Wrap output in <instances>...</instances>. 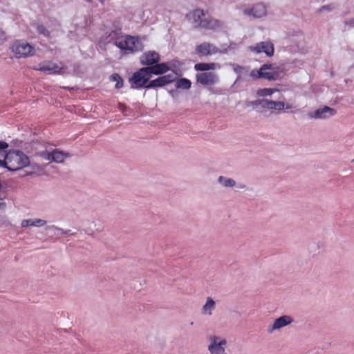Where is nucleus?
Returning <instances> with one entry per match:
<instances>
[{
    "mask_svg": "<svg viewBox=\"0 0 354 354\" xmlns=\"http://www.w3.org/2000/svg\"><path fill=\"white\" fill-rule=\"evenodd\" d=\"M221 68V64L216 62L196 64L194 69L200 72L196 75V83L207 88L218 84L219 82L218 75L211 71Z\"/></svg>",
    "mask_w": 354,
    "mask_h": 354,
    "instance_id": "nucleus-1",
    "label": "nucleus"
},
{
    "mask_svg": "<svg viewBox=\"0 0 354 354\" xmlns=\"http://www.w3.org/2000/svg\"><path fill=\"white\" fill-rule=\"evenodd\" d=\"M114 44L124 54L133 53L142 50V44L140 41L129 35H122L118 37Z\"/></svg>",
    "mask_w": 354,
    "mask_h": 354,
    "instance_id": "nucleus-2",
    "label": "nucleus"
},
{
    "mask_svg": "<svg viewBox=\"0 0 354 354\" xmlns=\"http://www.w3.org/2000/svg\"><path fill=\"white\" fill-rule=\"evenodd\" d=\"M30 163L28 157L23 152L16 150L8 153L6 168L10 171H17L28 166Z\"/></svg>",
    "mask_w": 354,
    "mask_h": 354,
    "instance_id": "nucleus-3",
    "label": "nucleus"
},
{
    "mask_svg": "<svg viewBox=\"0 0 354 354\" xmlns=\"http://www.w3.org/2000/svg\"><path fill=\"white\" fill-rule=\"evenodd\" d=\"M37 154L44 160L57 164L63 163L66 159L71 156L69 153L53 148L51 146L46 147L44 149L39 151Z\"/></svg>",
    "mask_w": 354,
    "mask_h": 354,
    "instance_id": "nucleus-4",
    "label": "nucleus"
},
{
    "mask_svg": "<svg viewBox=\"0 0 354 354\" xmlns=\"http://www.w3.org/2000/svg\"><path fill=\"white\" fill-rule=\"evenodd\" d=\"M10 49L16 58H26L35 55V48L25 40H15L10 45Z\"/></svg>",
    "mask_w": 354,
    "mask_h": 354,
    "instance_id": "nucleus-5",
    "label": "nucleus"
},
{
    "mask_svg": "<svg viewBox=\"0 0 354 354\" xmlns=\"http://www.w3.org/2000/svg\"><path fill=\"white\" fill-rule=\"evenodd\" d=\"M151 77V75L147 67L140 68L138 71L135 72L129 78V82L131 84V88L133 89L147 88Z\"/></svg>",
    "mask_w": 354,
    "mask_h": 354,
    "instance_id": "nucleus-6",
    "label": "nucleus"
},
{
    "mask_svg": "<svg viewBox=\"0 0 354 354\" xmlns=\"http://www.w3.org/2000/svg\"><path fill=\"white\" fill-rule=\"evenodd\" d=\"M226 345L227 340L225 338L218 335H213L209 338L208 351L210 354H227L225 352Z\"/></svg>",
    "mask_w": 354,
    "mask_h": 354,
    "instance_id": "nucleus-7",
    "label": "nucleus"
},
{
    "mask_svg": "<svg viewBox=\"0 0 354 354\" xmlns=\"http://www.w3.org/2000/svg\"><path fill=\"white\" fill-rule=\"evenodd\" d=\"M227 49H219L214 44L209 42H203L196 47V53L199 56H209L217 53H226Z\"/></svg>",
    "mask_w": 354,
    "mask_h": 354,
    "instance_id": "nucleus-8",
    "label": "nucleus"
},
{
    "mask_svg": "<svg viewBox=\"0 0 354 354\" xmlns=\"http://www.w3.org/2000/svg\"><path fill=\"white\" fill-rule=\"evenodd\" d=\"M64 69L62 64H57L50 61L40 63L35 68V70L41 71L46 75L61 74L64 72Z\"/></svg>",
    "mask_w": 354,
    "mask_h": 354,
    "instance_id": "nucleus-9",
    "label": "nucleus"
},
{
    "mask_svg": "<svg viewBox=\"0 0 354 354\" xmlns=\"http://www.w3.org/2000/svg\"><path fill=\"white\" fill-rule=\"evenodd\" d=\"M254 105L259 106L263 111H280L285 108V104L281 101H272L267 99L257 100L253 102Z\"/></svg>",
    "mask_w": 354,
    "mask_h": 354,
    "instance_id": "nucleus-10",
    "label": "nucleus"
},
{
    "mask_svg": "<svg viewBox=\"0 0 354 354\" xmlns=\"http://www.w3.org/2000/svg\"><path fill=\"white\" fill-rule=\"evenodd\" d=\"M294 322V318L290 315H283L275 319L273 322L268 326L267 331L272 334L275 331H278L282 328L290 325Z\"/></svg>",
    "mask_w": 354,
    "mask_h": 354,
    "instance_id": "nucleus-11",
    "label": "nucleus"
},
{
    "mask_svg": "<svg viewBox=\"0 0 354 354\" xmlns=\"http://www.w3.org/2000/svg\"><path fill=\"white\" fill-rule=\"evenodd\" d=\"M248 48L251 52L256 54L263 53L269 57H272L274 55V45L270 41H266L257 43L254 46H249Z\"/></svg>",
    "mask_w": 354,
    "mask_h": 354,
    "instance_id": "nucleus-12",
    "label": "nucleus"
},
{
    "mask_svg": "<svg viewBox=\"0 0 354 354\" xmlns=\"http://www.w3.org/2000/svg\"><path fill=\"white\" fill-rule=\"evenodd\" d=\"M176 76L177 74L173 72L171 73L160 76L153 80H151L147 86V89L162 87L167 84L172 83L176 81Z\"/></svg>",
    "mask_w": 354,
    "mask_h": 354,
    "instance_id": "nucleus-13",
    "label": "nucleus"
},
{
    "mask_svg": "<svg viewBox=\"0 0 354 354\" xmlns=\"http://www.w3.org/2000/svg\"><path fill=\"white\" fill-rule=\"evenodd\" d=\"M243 13L254 18H261L267 15L266 6L261 3L254 4L250 8L243 10Z\"/></svg>",
    "mask_w": 354,
    "mask_h": 354,
    "instance_id": "nucleus-14",
    "label": "nucleus"
},
{
    "mask_svg": "<svg viewBox=\"0 0 354 354\" xmlns=\"http://www.w3.org/2000/svg\"><path fill=\"white\" fill-rule=\"evenodd\" d=\"M337 113L335 109L327 106H324L315 110L313 113L309 114V116L315 119L325 120L334 116Z\"/></svg>",
    "mask_w": 354,
    "mask_h": 354,
    "instance_id": "nucleus-15",
    "label": "nucleus"
},
{
    "mask_svg": "<svg viewBox=\"0 0 354 354\" xmlns=\"http://www.w3.org/2000/svg\"><path fill=\"white\" fill-rule=\"evenodd\" d=\"M261 78L268 80H275L279 76L278 68L272 64H263L261 66Z\"/></svg>",
    "mask_w": 354,
    "mask_h": 354,
    "instance_id": "nucleus-16",
    "label": "nucleus"
},
{
    "mask_svg": "<svg viewBox=\"0 0 354 354\" xmlns=\"http://www.w3.org/2000/svg\"><path fill=\"white\" fill-rule=\"evenodd\" d=\"M159 60L160 55L155 51L145 53L140 57V62L143 65L151 66L158 63Z\"/></svg>",
    "mask_w": 354,
    "mask_h": 354,
    "instance_id": "nucleus-17",
    "label": "nucleus"
},
{
    "mask_svg": "<svg viewBox=\"0 0 354 354\" xmlns=\"http://www.w3.org/2000/svg\"><path fill=\"white\" fill-rule=\"evenodd\" d=\"M216 301L214 299L211 297H207L201 308V314L204 316H212L216 309Z\"/></svg>",
    "mask_w": 354,
    "mask_h": 354,
    "instance_id": "nucleus-18",
    "label": "nucleus"
},
{
    "mask_svg": "<svg viewBox=\"0 0 354 354\" xmlns=\"http://www.w3.org/2000/svg\"><path fill=\"white\" fill-rule=\"evenodd\" d=\"M47 221L41 218H30L24 219L21 221V226L22 227H43L46 225Z\"/></svg>",
    "mask_w": 354,
    "mask_h": 354,
    "instance_id": "nucleus-19",
    "label": "nucleus"
},
{
    "mask_svg": "<svg viewBox=\"0 0 354 354\" xmlns=\"http://www.w3.org/2000/svg\"><path fill=\"white\" fill-rule=\"evenodd\" d=\"M147 68L151 74L153 75H162L167 73L169 70V66L166 63L158 64L156 65L148 66Z\"/></svg>",
    "mask_w": 354,
    "mask_h": 354,
    "instance_id": "nucleus-20",
    "label": "nucleus"
},
{
    "mask_svg": "<svg viewBox=\"0 0 354 354\" xmlns=\"http://www.w3.org/2000/svg\"><path fill=\"white\" fill-rule=\"evenodd\" d=\"M201 28L211 30H218L222 28V23L214 18L205 19L202 22Z\"/></svg>",
    "mask_w": 354,
    "mask_h": 354,
    "instance_id": "nucleus-21",
    "label": "nucleus"
},
{
    "mask_svg": "<svg viewBox=\"0 0 354 354\" xmlns=\"http://www.w3.org/2000/svg\"><path fill=\"white\" fill-rule=\"evenodd\" d=\"M191 19H192V23L194 26H201L202 22L204 19H203V17H204L205 14L203 10L201 9H196L194 10L191 14Z\"/></svg>",
    "mask_w": 354,
    "mask_h": 354,
    "instance_id": "nucleus-22",
    "label": "nucleus"
},
{
    "mask_svg": "<svg viewBox=\"0 0 354 354\" xmlns=\"http://www.w3.org/2000/svg\"><path fill=\"white\" fill-rule=\"evenodd\" d=\"M8 145L3 141H0V167H6V162H7L8 153L6 151Z\"/></svg>",
    "mask_w": 354,
    "mask_h": 354,
    "instance_id": "nucleus-23",
    "label": "nucleus"
},
{
    "mask_svg": "<svg viewBox=\"0 0 354 354\" xmlns=\"http://www.w3.org/2000/svg\"><path fill=\"white\" fill-rule=\"evenodd\" d=\"M218 182L224 187H233L236 185V181L234 179L223 176L218 177Z\"/></svg>",
    "mask_w": 354,
    "mask_h": 354,
    "instance_id": "nucleus-24",
    "label": "nucleus"
},
{
    "mask_svg": "<svg viewBox=\"0 0 354 354\" xmlns=\"http://www.w3.org/2000/svg\"><path fill=\"white\" fill-rule=\"evenodd\" d=\"M192 83L190 80L186 78H180L176 81L175 86L177 88L189 89L190 88Z\"/></svg>",
    "mask_w": 354,
    "mask_h": 354,
    "instance_id": "nucleus-25",
    "label": "nucleus"
},
{
    "mask_svg": "<svg viewBox=\"0 0 354 354\" xmlns=\"http://www.w3.org/2000/svg\"><path fill=\"white\" fill-rule=\"evenodd\" d=\"M278 90L276 88H259L257 91V94L261 97H267L271 96L273 93H274Z\"/></svg>",
    "mask_w": 354,
    "mask_h": 354,
    "instance_id": "nucleus-26",
    "label": "nucleus"
},
{
    "mask_svg": "<svg viewBox=\"0 0 354 354\" xmlns=\"http://www.w3.org/2000/svg\"><path fill=\"white\" fill-rule=\"evenodd\" d=\"M110 80L113 82H115V88H120L123 86V80L122 77L118 74L114 73L110 77Z\"/></svg>",
    "mask_w": 354,
    "mask_h": 354,
    "instance_id": "nucleus-27",
    "label": "nucleus"
},
{
    "mask_svg": "<svg viewBox=\"0 0 354 354\" xmlns=\"http://www.w3.org/2000/svg\"><path fill=\"white\" fill-rule=\"evenodd\" d=\"M37 30L39 33L42 34L44 36L48 37L49 35V32L42 25H38L37 26Z\"/></svg>",
    "mask_w": 354,
    "mask_h": 354,
    "instance_id": "nucleus-28",
    "label": "nucleus"
},
{
    "mask_svg": "<svg viewBox=\"0 0 354 354\" xmlns=\"http://www.w3.org/2000/svg\"><path fill=\"white\" fill-rule=\"evenodd\" d=\"M250 75L253 79L261 78V68L259 70H252Z\"/></svg>",
    "mask_w": 354,
    "mask_h": 354,
    "instance_id": "nucleus-29",
    "label": "nucleus"
},
{
    "mask_svg": "<svg viewBox=\"0 0 354 354\" xmlns=\"http://www.w3.org/2000/svg\"><path fill=\"white\" fill-rule=\"evenodd\" d=\"M51 228L54 230L55 234H66L70 232V230H64L63 229L55 226H52Z\"/></svg>",
    "mask_w": 354,
    "mask_h": 354,
    "instance_id": "nucleus-30",
    "label": "nucleus"
},
{
    "mask_svg": "<svg viewBox=\"0 0 354 354\" xmlns=\"http://www.w3.org/2000/svg\"><path fill=\"white\" fill-rule=\"evenodd\" d=\"M232 66L233 67V70L234 71L238 74V75H241V73L243 72V71L244 70V68L243 66H241L238 64H232Z\"/></svg>",
    "mask_w": 354,
    "mask_h": 354,
    "instance_id": "nucleus-31",
    "label": "nucleus"
},
{
    "mask_svg": "<svg viewBox=\"0 0 354 354\" xmlns=\"http://www.w3.org/2000/svg\"><path fill=\"white\" fill-rule=\"evenodd\" d=\"M6 40V33L0 28V44H2Z\"/></svg>",
    "mask_w": 354,
    "mask_h": 354,
    "instance_id": "nucleus-32",
    "label": "nucleus"
},
{
    "mask_svg": "<svg viewBox=\"0 0 354 354\" xmlns=\"http://www.w3.org/2000/svg\"><path fill=\"white\" fill-rule=\"evenodd\" d=\"M236 48V44L234 43L231 42L227 47H223L221 49H227V51L231 49H234Z\"/></svg>",
    "mask_w": 354,
    "mask_h": 354,
    "instance_id": "nucleus-33",
    "label": "nucleus"
},
{
    "mask_svg": "<svg viewBox=\"0 0 354 354\" xmlns=\"http://www.w3.org/2000/svg\"><path fill=\"white\" fill-rule=\"evenodd\" d=\"M292 107H293V106H292V104H285V108H284V109H292Z\"/></svg>",
    "mask_w": 354,
    "mask_h": 354,
    "instance_id": "nucleus-34",
    "label": "nucleus"
},
{
    "mask_svg": "<svg viewBox=\"0 0 354 354\" xmlns=\"http://www.w3.org/2000/svg\"><path fill=\"white\" fill-rule=\"evenodd\" d=\"M6 203L4 202L0 201V209H4L6 207Z\"/></svg>",
    "mask_w": 354,
    "mask_h": 354,
    "instance_id": "nucleus-35",
    "label": "nucleus"
},
{
    "mask_svg": "<svg viewBox=\"0 0 354 354\" xmlns=\"http://www.w3.org/2000/svg\"><path fill=\"white\" fill-rule=\"evenodd\" d=\"M36 167L39 171H42L44 170V167L41 166L36 165Z\"/></svg>",
    "mask_w": 354,
    "mask_h": 354,
    "instance_id": "nucleus-36",
    "label": "nucleus"
},
{
    "mask_svg": "<svg viewBox=\"0 0 354 354\" xmlns=\"http://www.w3.org/2000/svg\"><path fill=\"white\" fill-rule=\"evenodd\" d=\"M325 9H326V6H323V7L321 8V10H321V11H322V10H325Z\"/></svg>",
    "mask_w": 354,
    "mask_h": 354,
    "instance_id": "nucleus-37",
    "label": "nucleus"
},
{
    "mask_svg": "<svg viewBox=\"0 0 354 354\" xmlns=\"http://www.w3.org/2000/svg\"><path fill=\"white\" fill-rule=\"evenodd\" d=\"M353 162H354V159L353 160Z\"/></svg>",
    "mask_w": 354,
    "mask_h": 354,
    "instance_id": "nucleus-38",
    "label": "nucleus"
}]
</instances>
